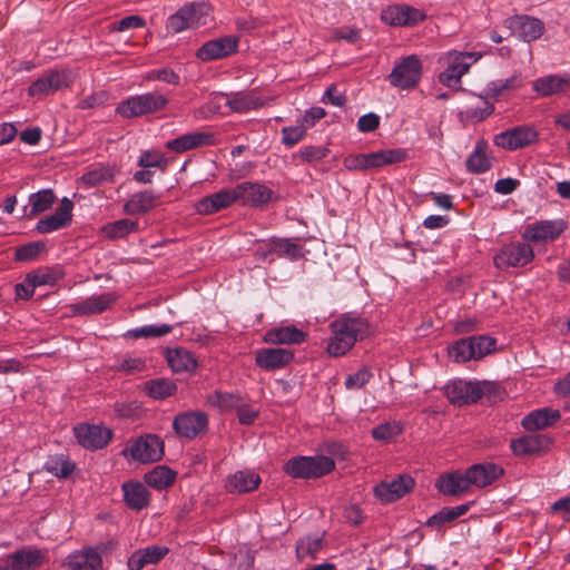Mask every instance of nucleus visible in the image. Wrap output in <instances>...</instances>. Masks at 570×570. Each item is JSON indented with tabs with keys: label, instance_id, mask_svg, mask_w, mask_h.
Returning <instances> with one entry per match:
<instances>
[{
	"label": "nucleus",
	"instance_id": "nucleus-26",
	"mask_svg": "<svg viewBox=\"0 0 570 570\" xmlns=\"http://www.w3.org/2000/svg\"><path fill=\"white\" fill-rule=\"evenodd\" d=\"M465 472L470 485L478 488H485L504 474L502 466L491 462L474 464Z\"/></svg>",
	"mask_w": 570,
	"mask_h": 570
},
{
	"label": "nucleus",
	"instance_id": "nucleus-62",
	"mask_svg": "<svg viewBox=\"0 0 570 570\" xmlns=\"http://www.w3.org/2000/svg\"><path fill=\"white\" fill-rule=\"evenodd\" d=\"M326 116V111L322 107H312L305 111L299 122L306 128H312L315 124Z\"/></svg>",
	"mask_w": 570,
	"mask_h": 570
},
{
	"label": "nucleus",
	"instance_id": "nucleus-40",
	"mask_svg": "<svg viewBox=\"0 0 570 570\" xmlns=\"http://www.w3.org/2000/svg\"><path fill=\"white\" fill-rule=\"evenodd\" d=\"M157 205V196L151 190L139 191L125 203L124 212L128 215L145 214Z\"/></svg>",
	"mask_w": 570,
	"mask_h": 570
},
{
	"label": "nucleus",
	"instance_id": "nucleus-18",
	"mask_svg": "<svg viewBox=\"0 0 570 570\" xmlns=\"http://www.w3.org/2000/svg\"><path fill=\"white\" fill-rule=\"evenodd\" d=\"M73 433L78 443L88 450L102 449L112 438L110 429L95 424H78L73 428Z\"/></svg>",
	"mask_w": 570,
	"mask_h": 570
},
{
	"label": "nucleus",
	"instance_id": "nucleus-52",
	"mask_svg": "<svg viewBox=\"0 0 570 570\" xmlns=\"http://www.w3.org/2000/svg\"><path fill=\"white\" fill-rule=\"evenodd\" d=\"M272 250L276 252L278 256H284L292 261H297L303 257L302 247L289 239L275 238L271 240Z\"/></svg>",
	"mask_w": 570,
	"mask_h": 570
},
{
	"label": "nucleus",
	"instance_id": "nucleus-36",
	"mask_svg": "<svg viewBox=\"0 0 570 570\" xmlns=\"http://www.w3.org/2000/svg\"><path fill=\"white\" fill-rule=\"evenodd\" d=\"M366 170L380 168L386 165L397 164L406 159L407 151L402 148L383 149L375 153L364 154Z\"/></svg>",
	"mask_w": 570,
	"mask_h": 570
},
{
	"label": "nucleus",
	"instance_id": "nucleus-28",
	"mask_svg": "<svg viewBox=\"0 0 570 570\" xmlns=\"http://www.w3.org/2000/svg\"><path fill=\"white\" fill-rule=\"evenodd\" d=\"M226 97V106L236 114H245L264 106V100L255 90L222 94Z\"/></svg>",
	"mask_w": 570,
	"mask_h": 570
},
{
	"label": "nucleus",
	"instance_id": "nucleus-44",
	"mask_svg": "<svg viewBox=\"0 0 570 570\" xmlns=\"http://www.w3.org/2000/svg\"><path fill=\"white\" fill-rule=\"evenodd\" d=\"M115 166L101 165L96 167L81 176V183L91 188L105 183H111L115 179Z\"/></svg>",
	"mask_w": 570,
	"mask_h": 570
},
{
	"label": "nucleus",
	"instance_id": "nucleus-37",
	"mask_svg": "<svg viewBox=\"0 0 570 570\" xmlns=\"http://www.w3.org/2000/svg\"><path fill=\"white\" fill-rule=\"evenodd\" d=\"M261 478L253 471H237L228 476L226 490L230 493H245L257 489Z\"/></svg>",
	"mask_w": 570,
	"mask_h": 570
},
{
	"label": "nucleus",
	"instance_id": "nucleus-30",
	"mask_svg": "<svg viewBox=\"0 0 570 570\" xmlns=\"http://www.w3.org/2000/svg\"><path fill=\"white\" fill-rule=\"evenodd\" d=\"M169 552L167 547L148 546L136 550L128 559L129 570H141L146 566L156 564Z\"/></svg>",
	"mask_w": 570,
	"mask_h": 570
},
{
	"label": "nucleus",
	"instance_id": "nucleus-55",
	"mask_svg": "<svg viewBox=\"0 0 570 570\" xmlns=\"http://www.w3.org/2000/svg\"><path fill=\"white\" fill-rule=\"evenodd\" d=\"M330 154V149L324 146H305L301 148L293 158H298L303 163H315L324 159Z\"/></svg>",
	"mask_w": 570,
	"mask_h": 570
},
{
	"label": "nucleus",
	"instance_id": "nucleus-1",
	"mask_svg": "<svg viewBox=\"0 0 570 570\" xmlns=\"http://www.w3.org/2000/svg\"><path fill=\"white\" fill-rule=\"evenodd\" d=\"M332 337L327 352L332 356L346 354L357 340H363L371 333L368 322L363 317H342L331 323Z\"/></svg>",
	"mask_w": 570,
	"mask_h": 570
},
{
	"label": "nucleus",
	"instance_id": "nucleus-8",
	"mask_svg": "<svg viewBox=\"0 0 570 570\" xmlns=\"http://www.w3.org/2000/svg\"><path fill=\"white\" fill-rule=\"evenodd\" d=\"M422 76V63L417 56L410 55L401 59L389 75L390 83L399 89L414 88Z\"/></svg>",
	"mask_w": 570,
	"mask_h": 570
},
{
	"label": "nucleus",
	"instance_id": "nucleus-33",
	"mask_svg": "<svg viewBox=\"0 0 570 570\" xmlns=\"http://www.w3.org/2000/svg\"><path fill=\"white\" fill-rule=\"evenodd\" d=\"M69 570H99L102 564L101 556L94 548L75 551L67 558Z\"/></svg>",
	"mask_w": 570,
	"mask_h": 570
},
{
	"label": "nucleus",
	"instance_id": "nucleus-29",
	"mask_svg": "<svg viewBox=\"0 0 570 570\" xmlns=\"http://www.w3.org/2000/svg\"><path fill=\"white\" fill-rule=\"evenodd\" d=\"M124 501L134 511H141L150 503V492L141 482L128 481L121 485Z\"/></svg>",
	"mask_w": 570,
	"mask_h": 570
},
{
	"label": "nucleus",
	"instance_id": "nucleus-17",
	"mask_svg": "<svg viewBox=\"0 0 570 570\" xmlns=\"http://www.w3.org/2000/svg\"><path fill=\"white\" fill-rule=\"evenodd\" d=\"M426 14L414 7L407 4L389 6L381 12V20L393 27H410L425 20Z\"/></svg>",
	"mask_w": 570,
	"mask_h": 570
},
{
	"label": "nucleus",
	"instance_id": "nucleus-7",
	"mask_svg": "<svg viewBox=\"0 0 570 570\" xmlns=\"http://www.w3.org/2000/svg\"><path fill=\"white\" fill-rule=\"evenodd\" d=\"M125 456L139 463H153L161 460L164 455V442L156 434H145L137 438L121 452Z\"/></svg>",
	"mask_w": 570,
	"mask_h": 570
},
{
	"label": "nucleus",
	"instance_id": "nucleus-63",
	"mask_svg": "<svg viewBox=\"0 0 570 570\" xmlns=\"http://www.w3.org/2000/svg\"><path fill=\"white\" fill-rule=\"evenodd\" d=\"M145 20L139 16H127L122 18L120 21L114 24L112 30L116 31H126L129 29L142 28L145 27Z\"/></svg>",
	"mask_w": 570,
	"mask_h": 570
},
{
	"label": "nucleus",
	"instance_id": "nucleus-58",
	"mask_svg": "<svg viewBox=\"0 0 570 570\" xmlns=\"http://www.w3.org/2000/svg\"><path fill=\"white\" fill-rule=\"evenodd\" d=\"M238 422L243 425H252L259 415V410L245 402L243 399L240 406L236 409Z\"/></svg>",
	"mask_w": 570,
	"mask_h": 570
},
{
	"label": "nucleus",
	"instance_id": "nucleus-4",
	"mask_svg": "<svg viewBox=\"0 0 570 570\" xmlns=\"http://www.w3.org/2000/svg\"><path fill=\"white\" fill-rule=\"evenodd\" d=\"M481 58L478 52L450 51L446 55L448 67L439 75V81L453 90H462L461 78L470 67Z\"/></svg>",
	"mask_w": 570,
	"mask_h": 570
},
{
	"label": "nucleus",
	"instance_id": "nucleus-35",
	"mask_svg": "<svg viewBox=\"0 0 570 570\" xmlns=\"http://www.w3.org/2000/svg\"><path fill=\"white\" fill-rule=\"evenodd\" d=\"M532 86L533 90L542 97L559 94L570 88V73L541 77L534 80Z\"/></svg>",
	"mask_w": 570,
	"mask_h": 570
},
{
	"label": "nucleus",
	"instance_id": "nucleus-25",
	"mask_svg": "<svg viewBox=\"0 0 570 570\" xmlns=\"http://www.w3.org/2000/svg\"><path fill=\"white\" fill-rule=\"evenodd\" d=\"M294 358V353L284 347L262 348L256 352V365L265 371L282 368Z\"/></svg>",
	"mask_w": 570,
	"mask_h": 570
},
{
	"label": "nucleus",
	"instance_id": "nucleus-57",
	"mask_svg": "<svg viewBox=\"0 0 570 570\" xmlns=\"http://www.w3.org/2000/svg\"><path fill=\"white\" fill-rule=\"evenodd\" d=\"M472 345H474L475 358L481 360L485 355L492 353L495 350V340L488 335L470 336Z\"/></svg>",
	"mask_w": 570,
	"mask_h": 570
},
{
	"label": "nucleus",
	"instance_id": "nucleus-42",
	"mask_svg": "<svg viewBox=\"0 0 570 570\" xmlns=\"http://www.w3.org/2000/svg\"><path fill=\"white\" fill-rule=\"evenodd\" d=\"M471 503L460 504L455 507H444L438 513L430 517L426 521V525L430 528L439 529L442 525L453 522L458 518L464 515L469 509Z\"/></svg>",
	"mask_w": 570,
	"mask_h": 570
},
{
	"label": "nucleus",
	"instance_id": "nucleus-24",
	"mask_svg": "<svg viewBox=\"0 0 570 570\" xmlns=\"http://www.w3.org/2000/svg\"><path fill=\"white\" fill-rule=\"evenodd\" d=\"M214 145H216V138L213 132L193 131L168 140L166 148L180 154L198 147Z\"/></svg>",
	"mask_w": 570,
	"mask_h": 570
},
{
	"label": "nucleus",
	"instance_id": "nucleus-21",
	"mask_svg": "<svg viewBox=\"0 0 570 570\" xmlns=\"http://www.w3.org/2000/svg\"><path fill=\"white\" fill-rule=\"evenodd\" d=\"M73 203L63 197L55 214L40 219L36 225V230L40 234H49L68 227L72 220Z\"/></svg>",
	"mask_w": 570,
	"mask_h": 570
},
{
	"label": "nucleus",
	"instance_id": "nucleus-32",
	"mask_svg": "<svg viewBox=\"0 0 570 570\" xmlns=\"http://www.w3.org/2000/svg\"><path fill=\"white\" fill-rule=\"evenodd\" d=\"M307 335L294 325L274 327L264 335V341L269 344H301L305 342Z\"/></svg>",
	"mask_w": 570,
	"mask_h": 570
},
{
	"label": "nucleus",
	"instance_id": "nucleus-9",
	"mask_svg": "<svg viewBox=\"0 0 570 570\" xmlns=\"http://www.w3.org/2000/svg\"><path fill=\"white\" fill-rule=\"evenodd\" d=\"M207 7L203 3H191L180 8L167 20V29L174 33L181 32L189 28H196L205 24L204 19Z\"/></svg>",
	"mask_w": 570,
	"mask_h": 570
},
{
	"label": "nucleus",
	"instance_id": "nucleus-22",
	"mask_svg": "<svg viewBox=\"0 0 570 570\" xmlns=\"http://www.w3.org/2000/svg\"><path fill=\"white\" fill-rule=\"evenodd\" d=\"M414 484L415 482L412 476L403 474L390 482L377 484L374 488V494L381 502L391 503L409 493Z\"/></svg>",
	"mask_w": 570,
	"mask_h": 570
},
{
	"label": "nucleus",
	"instance_id": "nucleus-11",
	"mask_svg": "<svg viewBox=\"0 0 570 570\" xmlns=\"http://www.w3.org/2000/svg\"><path fill=\"white\" fill-rule=\"evenodd\" d=\"M566 228L563 219L539 220L524 228L522 238L528 243L546 244L556 240Z\"/></svg>",
	"mask_w": 570,
	"mask_h": 570
},
{
	"label": "nucleus",
	"instance_id": "nucleus-16",
	"mask_svg": "<svg viewBox=\"0 0 570 570\" xmlns=\"http://www.w3.org/2000/svg\"><path fill=\"white\" fill-rule=\"evenodd\" d=\"M173 429L180 438L193 440L208 429V416L205 412H184L175 416Z\"/></svg>",
	"mask_w": 570,
	"mask_h": 570
},
{
	"label": "nucleus",
	"instance_id": "nucleus-10",
	"mask_svg": "<svg viewBox=\"0 0 570 570\" xmlns=\"http://www.w3.org/2000/svg\"><path fill=\"white\" fill-rule=\"evenodd\" d=\"M47 561V550L35 547H23L6 556L4 567L9 570H37Z\"/></svg>",
	"mask_w": 570,
	"mask_h": 570
},
{
	"label": "nucleus",
	"instance_id": "nucleus-27",
	"mask_svg": "<svg viewBox=\"0 0 570 570\" xmlns=\"http://www.w3.org/2000/svg\"><path fill=\"white\" fill-rule=\"evenodd\" d=\"M235 202L233 189H222L200 198L194 207L199 215H212L228 208Z\"/></svg>",
	"mask_w": 570,
	"mask_h": 570
},
{
	"label": "nucleus",
	"instance_id": "nucleus-13",
	"mask_svg": "<svg viewBox=\"0 0 570 570\" xmlns=\"http://www.w3.org/2000/svg\"><path fill=\"white\" fill-rule=\"evenodd\" d=\"M504 26L524 42H531L541 38L546 30L542 20L528 14L509 17L504 20Z\"/></svg>",
	"mask_w": 570,
	"mask_h": 570
},
{
	"label": "nucleus",
	"instance_id": "nucleus-15",
	"mask_svg": "<svg viewBox=\"0 0 570 570\" xmlns=\"http://www.w3.org/2000/svg\"><path fill=\"white\" fill-rule=\"evenodd\" d=\"M538 131L530 126H517L494 136L498 147L517 150L532 145L538 140Z\"/></svg>",
	"mask_w": 570,
	"mask_h": 570
},
{
	"label": "nucleus",
	"instance_id": "nucleus-6",
	"mask_svg": "<svg viewBox=\"0 0 570 570\" xmlns=\"http://www.w3.org/2000/svg\"><path fill=\"white\" fill-rule=\"evenodd\" d=\"M75 81V75L69 69H50L28 87L30 97H45L69 88Z\"/></svg>",
	"mask_w": 570,
	"mask_h": 570
},
{
	"label": "nucleus",
	"instance_id": "nucleus-38",
	"mask_svg": "<svg viewBox=\"0 0 570 570\" xmlns=\"http://www.w3.org/2000/svg\"><path fill=\"white\" fill-rule=\"evenodd\" d=\"M165 357L174 372H189L197 366L194 354L185 347L167 348Z\"/></svg>",
	"mask_w": 570,
	"mask_h": 570
},
{
	"label": "nucleus",
	"instance_id": "nucleus-49",
	"mask_svg": "<svg viewBox=\"0 0 570 570\" xmlns=\"http://www.w3.org/2000/svg\"><path fill=\"white\" fill-rule=\"evenodd\" d=\"M56 196L51 189H42L37 193H33L29 196V205H30V217H35L46 210H48L53 202Z\"/></svg>",
	"mask_w": 570,
	"mask_h": 570
},
{
	"label": "nucleus",
	"instance_id": "nucleus-53",
	"mask_svg": "<svg viewBox=\"0 0 570 570\" xmlns=\"http://www.w3.org/2000/svg\"><path fill=\"white\" fill-rule=\"evenodd\" d=\"M173 330L171 325L168 324H160V325H144L141 327L129 330L126 334V336L132 337V338H149V337H161L167 334H169Z\"/></svg>",
	"mask_w": 570,
	"mask_h": 570
},
{
	"label": "nucleus",
	"instance_id": "nucleus-23",
	"mask_svg": "<svg viewBox=\"0 0 570 570\" xmlns=\"http://www.w3.org/2000/svg\"><path fill=\"white\" fill-rule=\"evenodd\" d=\"M116 299V294L108 292L98 295H91L83 301L71 304L69 308L73 316L100 314L109 309Z\"/></svg>",
	"mask_w": 570,
	"mask_h": 570
},
{
	"label": "nucleus",
	"instance_id": "nucleus-50",
	"mask_svg": "<svg viewBox=\"0 0 570 570\" xmlns=\"http://www.w3.org/2000/svg\"><path fill=\"white\" fill-rule=\"evenodd\" d=\"M473 346L470 336L461 338L449 347V355L456 363H465L475 358Z\"/></svg>",
	"mask_w": 570,
	"mask_h": 570
},
{
	"label": "nucleus",
	"instance_id": "nucleus-3",
	"mask_svg": "<svg viewBox=\"0 0 570 570\" xmlns=\"http://www.w3.org/2000/svg\"><path fill=\"white\" fill-rule=\"evenodd\" d=\"M168 99L158 91L131 96L120 101L116 107V114L124 118H137L163 110Z\"/></svg>",
	"mask_w": 570,
	"mask_h": 570
},
{
	"label": "nucleus",
	"instance_id": "nucleus-20",
	"mask_svg": "<svg viewBox=\"0 0 570 570\" xmlns=\"http://www.w3.org/2000/svg\"><path fill=\"white\" fill-rule=\"evenodd\" d=\"M551 444L552 438L548 434L533 433L512 440L510 449L518 456H530L548 451Z\"/></svg>",
	"mask_w": 570,
	"mask_h": 570
},
{
	"label": "nucleus",
	"instance_id": "nucleus-60",
	"mask_svg": "<svg viewBox=\"0 0 570 570\" xmlns=\"http://www.w3.org/2000/svg\"><path fill=\"white\" fill-rule=\"evenodd\" d=\"M235 24L237 30L243 32H250L265 26L266 21L257 17L247 16L236 18Z\"/></svg>",
	"mask_w": 570,
	"mask_h": 570
},
{
	"label": "nucleus",
	"instance_id": "nucleus-59",
	"mask_svg": "<svg viewBox=\"0 0 570 570\" xmlns=\"http://www.w3.org/2000/svg\"><path fill=\"white\" fill-rule=\"evenodd\" d=\"M372 377V373L366 368L362 367L356 373L350 375L345 380V386L348 390L362 389Z\"/></svg>",
	"mask_w": 570,
	"mask_h": 570
},
{
	"label": "nucleus",
	"instance_id": "nucleus-19",
	"mask_svg": "<svg viewBox=\"0 0 570 570\" xmlns=\"http://www.w3.org/2000/svg\"><path fill=\"white\" fill-rule=\"evenodd\" d=\"M238 37L225 36L206 41L196 51V57L202 61H213L226 58L237 51Z\"/></svg>",
	"mask_w": 570,
	"mask_h": 570
},
{
	"label": "nucleus",
	"instance_id": "nucleus-31",
	"mask_svg": "<svg viewBox=\"0 0 570 570\" xmlns=\"http://www.w3.org/2000/svg\"><path fill=\"white\" fill-rule=\"evenodd\" d=\"M560 417L561 415L558 410H553L551 407H543L528 413L522 419L521 425L527 431L543 430L546 428L552 426L556 422L560 420Z\"/></svg>",
	"mask_w": 570,
	"mask_h": 570
},
{
	"label": "nucleus",
	"instance_id": "nucleus-39",
	"mask_svg": "<svg viewBox=\"0 0 570 570\" xmlns=\"http://www.w3.org/2000/svg\"><path fill=\"white\" fill-rule=\"evenodd\" d=\"M243 397L244 396L238 392H223L215 390L207 394L206 404L220 412H232L236 411V409L240 406Z\"/></svg>",
	"mask_w": 570,
	"mask_h": 570
},
{
	"label": "nucleus",
	"instance_id": "nucleus-34",
	"mask_svg": "<svg viewBox=\"0 0 570 570\" xmlns=\"http://www.w3.org/2000/svg\"><path fill=\"white\" fill-rule=\"evenodd\" d=\"M466 472H452L438 478L435 488L445 495H459L470 488Z\"/></svg>",
	"mask_w": 570,
	"mask_h": 570
},
{
	"label": "nucleus",
	"instance_id": "nucleus-45",
	"mask_svg": "<svg viewBox=\"0 0 570 570\" xmlns=\"http://www.w3.org/2000/svg\"><path fill=\"white\" fill-rule=\"evenodd\" d=\"M45 470L57 478H68L75 470V463L65 454H56L45 462Z\"/></svg>",
	"mask_w": 570,
	"mask_h": 570
},
{
	"label": "nucleus",
	"instance_id": "nucleus-46",
	"mask_svg": "<svg viewBox=\"0 0 570 570\" xmlns=\"http://www.w3.org/2000/svg\"><path fill=\"white\" fill-rule=\"evenodd\" d=\"M138 229V222L122 218L102 226V232L110 239L124 238Z\"/></svg>",
	"mask_w": 570,
	"mask_h": 570
},
{
	"label": "nucleus",
	"instance_id": "nucleus-48",
	"mask_svg": "<svg viewBox=\"0 0 570 570\" xmlns=\"http://www.w3.org/2000/svg\"><path fill=\"white\" fill-rule=\"evenodd\" d=\"M145 391L150 397L161 400L175 394L177 385L168 379H155L146 382Z\"/></svg>",
	"mask_w": 570,
	"mask_h": 570
},
{
	"label": "nucleus",
	"instance_id": "nucleus-61",
	"mask_svg": "<svg viewBox=\"0 0 570 570\" xmlns=\"http://www.w3.org/2000/svg\"><path fill=\"white\" fill-rule=\"evenodd\" d=\"M149 79L164 81L170 85H179L180 77L170 68H161L151 70L148 76Z\"/></svg>",
	"mask_w": 570,
	"mask_h": 570
},
{
	"label": "nucleus",
	"instance_id": "nucleus-43",
	"mask_svg": "<svg viewBox=\"0 0 570 570\" xmlns=\"http://www.w3.org/2000/svg\"><path fill=\"white\" fill-rule=\"evenodd\" d=\"M176 479V472L166 465H157L145 474V482L156 489L164 490L170 487Z\"/></svg>",
	"mask_w": 570,
	"mask_h": 570
},
{
	"label": "nucleus",
	"instance_id": "nucleus-64",
	"mask_svg": "<svg viewBox=\"0 0 570 570\" xmlns=\"http://www.w3.org/2000/svg\"><path fill=\"white\" fill-rule=\"evenodd\" d=\"M380 126V117L374 112H368L360 117L357 121V129L361 132H372Z\"/></svg>",
	"mask_w": 570,
	"mask_h": 570
},
{
	"label": "nucleus",
	"instance_id": "nucleus-47",
	"mask_svg": "<svg viewBox=\"0 0 570 570\" xmlns=\"http://www.w3.org/2000/svg\"><path fill=\"white\" fill-rule=\"evenodd\" d=\"M403 432V425L397 421L384 422L374 426L371 436L379 442L391 443Z\"/></svg>",
	"mask_w": 570,
	"mask_h": 570
},
{
	"label": "nucleus",
	"instance_id": "nucleus-41",
	"mask_svg": "<svg viewBox=\"0 0 570 570\" xmlns=\"http://www.w3.org/2000/svg\"><path fill=\"white\" fill-rule=\"evenodd\" d=\"M487 142L480 140L476 142L473 151L469 155L465 166L466 170L472 174H482L492 167L491 158L487 155Z\"/></svg>",
	"mask_w": 570,
	"mask_h": 570
},
{
	"label": "nucleus",
	"instance_id": "nucleus-51",
	"mask_svg": "<svg viewBox=\"0 0 570 570\" xmlns=\"http://www.w3.org/2000/svg\"><path fill=\"white\" fill-rule=\"evenodd\" d=\"M323 538L306 535L297 541L296 553L299 559L305 557L316 558L317 553L322 550Z\"/></svg>",
	"mask_w": 570,
	"mask_h": 570
},
{
	"label": "nucleus",
	"instance_id": "nucleus-5",
	"mask_svg": "<svg viewBox=\"0 0 570 570\" xmlns=\"http://www.w3.org/2000/svg\"><path fill=\"white\" fill-rule=\"evenodd\" d=\"M533 259L534 250L528 242H510L497 252L493 264L500 271H508L511 267H523Z\"/></svg>",
	"mask_w": 570,
	"mask_h": 570
},
{
	"label": "nucleus",
	"instance_id": "nucleus-12",
	"mask_svg": "<svg viewBox=\"0 0 570 570\" xmlns=\"http://www.w3.org/2000/svg\"><path fill=\"white\" fill-rule=\"evenodd\" d=\"M235 200L244 206L263 207L275 195L265 184L258 181H244L234 188Z\"/></svg>",
	"mask_w": 570,
	"mask_h": 570
},
{
	"label": "nucleus",
	"instance_id": "nucleus-54",
	"mask_svg": "<svg viewBox=\"0 0 570 570\" xmlns=\"http://www.w3.org/2000/svg\"><path fill=\"white\" fill-rule=\"evenodd\" d=\"M46 249L43 242H32L19 246L14 250V261L30 262L38 257V255Z\"/></svg>",
	"mask_w": 570,
	"mask_h": 570
},
{
	"label": "nucleus",
	"instance_id": "nucleus-2",
	"mask_svg": "<svg viewBox=\"0 0 570 570\" xmlns=\"http://www.w3.org/2000/svg\"><path fill=\"white\" fill-rule=\"evenodd\" d=\"M334 469V460L325 455L296 456L284 465L285 473L295 479H318Z\"/></svg>",
	"mask_w": 570,
	"mask_h": 570
},
{
	"label": "nucleus",
	"instance_id": "nucleus-14",
	"mask_svg": "<svg viewBox=\"0 0 570 570\" xmlns=\"http://www.w3.org/2000/svg\"><path fill=\"white\" fill-rule=\"evenodd\" d=\"M448 400L456 406L476 403L483 396L481 384L464 380H454L444 387Z\"/></svg>",
	"mask_w": 570,
	"mask_h": 570
},
{
	"label": "nucleus",
	"instance_id": "nucleus-56",
	"mask_svg": "<svg viewBox=\"0 0 570 570\" xmlns=\"http://www.w3.org/2000/svg\"><path fill=\"white\" fill-rule=\"evenodd\" d=\"M307 129L299 122L297 126L283 127L282 144L291 148L302 141L306 136Z\"/></svg>",
	"mask_w": 570,
	"mask_h": 570
}]
</instances>
